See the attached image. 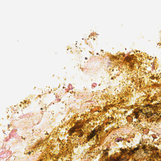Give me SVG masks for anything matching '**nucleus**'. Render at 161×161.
<instances>
[{
    "mask_svg": "<svg viewBox=\"0 0 161 161\" xmlns=\"http://www.w3.org/2000/svg\"><path fill=\"white\" fill-rule=\"evenodd\" d=\"M138 149V148H134V150L133 151L132 150L130 151V153H127V151L128 150H126V149H122L121 150L122 151V154H124V155H125V154L126 153L127 154H128L129 155H131V154H133L134 153H135L134 152L135 151L137 150Z\"/></svg>",
    "mask_w": 161,
    "mask_h": 161,
    "instance_id": "nucleus-1",
    "label": "nucleus"
},
{
    "mask_svg": "<svg viewBox=\"0 0 161 161\" xmlns=\"http://www.w3.org/2000/svg\"><path fill=\"white\" fill-rule=\"evenodd\" d=\"M96 134V133H91L89 136H88L87 137V138L90 137V139L92 138L93 136H94Z\"/></svg>",
    "mask_w": 161,
    "mask_h": 161,
    "instance_id": "nucleus-2",
    "label": "nucleus"
},
{
    "mask_svg": "<svg viewBox=\"0 0 161 161\" xmlns=\"http://www.w3.org/2000/svg\"><path fill=\"white\" fill-rule=\"evenodd\" d=\"M146 114L147 115H149L150 116H147V117L148 118H149L150 117H151L153 115V114L151 112V113H146Z\"/></svg>",
    "mask_w": 161,
    "mask_h": 161,
    "instance_id": "nucleus-3",
    "label": "nucleus"
},
{
    "mask_svg": "<svg viewBox=\"0 0 161 161\" xmlns=\"http://www.w3.org/2000/svg\"><path fill=\"white\" fill-rule=\"evenodd\" d=\"M134 114L135 115V118L137 119L139 116V115L138 114V112H134Z\"/></svg>",
    "mask_w": 161,
    "mask_h": 161,
    "instance_id": "nucleus-4",
    "label": "nucleus"
},
{
    "mask_svg": "<svg viewBox=\"0 0 161 161\" xmlns=\"http://www.w3.org/2000/svg\"><path fill=\"white\" fill-rule=\"evenodd\" d=\"M70 131L71 132H74L75 131V129L74 128H71L70 129Z\"/></svg>",
    "mask_w": 161,
    "mask_h": 161,
    "instance_id": "nucleus-5",
    "label": "nucleus"
},
{
    "mask_svg": "<svg viewBox=\"0 0 161 161\" xmlns=\"http://www.w3.org/2000/svg\"><path fill=\"white\" fill-rule=\"evenodd\" d=\"M119 141L117 138H116L115 140V142L116 143V144L118 143Z\"/></svg>",
    "mask_w": 161,
    "mask_h": 161,
    "instance_id": "nucleus-6",
    "label": "nucleus"
},
{
    "mask_svg": "<svg viewBox=\"0 0 161 161\" xmlns=\"http://www.w3.org/2000/svg\"><path fill=\"white\" fill-rule=\"evenodd\" d=\"M117 138L119 141H122L123 139V138H122L121 137H119Z\"/></svg>",
    "mask_w": 161,
    "mask_h": 161,
    "instance_id": "nucleus-7",
    "label": "nucleus"
},
{
    "mask_svg": "<svg viewBox=\"0 0 161 161\" xmlns=\"http://www.w3.org/2000/svg\"><path fill=\"white\" fill-rule=\"evenodd\" d=\"M97 132L95 130H93L92 132V133H96V132Z\"/></svg>",
    "mask_w": 161,
    "mask_h": 161,
    "instance_id": "nucleus-8",
    "label": "nucleus"
},
{
    "mask_svg": "<svg viewBox=\"0 0 161 161\" xmlns=\"http://www.w3.org/2000/svg\"><path fill=\"white\" fill-rule=\"evenodd\" d=\"M83 136V134L82 133H80V135L79 136V137H81Z\"/></svg>",
    "mask_w": 161,
    "mask_h": 161,
    "instance_id": "nucleus-9",
    "label": "nucleus"
},
{
    "mask_svg": "<svg viewBox=\"0 0 161 161\" xmlns=\"http://www.w3.org/2000/svg\"><path fill=\"white\" fill-rule=\"evenodd\" d=\"M156 155H157V157H160V155H159V154L158 153H156Z\"/></svg>",
    "mask_w": 161,
    "mask_h": 161,
    "instance_id": "nucleus-10",
    "label": "nucleus"
},
{
    "mask_svg": "<svg viewBox=\"0 0 161 161\" xmlns=\"http://www.w3.org/2000/svg\"><path fill=\"white\" fill-rule=\"evenodd\" d=\"M31 153V152H28V154H30Z\"/></svg>",
    "mask_w": 161,
    "mask_h": 161,
    "instance_id": "nucleus-11",
    "label": "nucleus"
},
{
    "mask_svg": "<svg viewBox=\"0 0 161 161\" xmlns=\"http://www.w3.org/2000/svg\"><path fill=\"white\" fill-rule=\"evenodd\" d=\"M88 138V141H89L90 139V137H89L88 138Z\"/></svg>",
    "mask_w": 161,
    "mask_h": 161,
    "instance_id": "nucleus-12",
    "label": "nucleus"
},
{
    "mask_svg": "<svg viewBox=\"0 0 161 161\" xmlns=\"http://www.w3.org/2000/svg\"><path fill=\"white\" fill-rule=\"evenodd\" d=\"M124 160V159H122L121 160L122 161H123Z\"/></svg>",
    "mask_w": 161,
    "mask_h": 161,
    "instance_id": "nucleus-13",
    "label": "nucleus"
},
{
    "mask_svg": "<svg viewBox=\"0 0 161 161\" xmlns=\"http://www.w3.org/2000/svg\"><path fill=\"white\" fill-rule=\"evenodd\" d=\"M85 59H87V58L86 57V58H85Z\"/></svg>",
    "mask_w": 161,
    "mask_h": 161,
    "instance_id": "nucleus-14",
    "label": "nucleus"
},
{
    "mask_svg": "<svg viewBox=\"0 0 161 161\" xmlns=\"http://www.w3.org/2000/svg\"><path fill=\"white\" fill-rule=\"evenodd\" d=\"M81 130H79L78 131H81Z\"/></svg>",
    "mask_w": 161,
    "mask_h": 161,
    "instance_id": "nucleus-15",
    "label": "nucleus"
},
{
    "mask_svg": "<svg viewBox=\"0 0 161 161\" xmlns=\"http://www.w3.org/2000/svg\"><path fill=\"white\" fill-rule=\"evenodd\" d=\"M128 160H129V159H127V160H126L127 161H128Z\"/></svg>",
    "mask_w": 161,
    "mask_h": 161,
    "instance_id": "nucleus-16",
    "label": "nucleus"
}]
</instances>
